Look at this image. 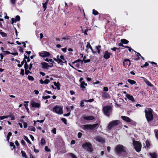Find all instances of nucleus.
I'll list each match as a JSON object with an SVG mask.
<instances>
[{
    "label": "nucleus",
    "instance_id": "obj_1",
    "mask_svg": "<svg viewBox=\"0 0 158 158\" xmlns=\"http://www.w3.org/2000/svg\"><path fill=\"white\" fill-rule=\"evenodd\" d=\"M145 117L148 122L151 121L153 119V110L150 108H147L144 111Z\"/></svg>",
    "mask_w": 158,
    "mask_h": 158
},
{
    "label": "nucleus",
    "instance_id": "obj_2",
    "mask_svg": "<svg viewBox=\"0 0 158 158\" xmlns=\"http://www.w3.org/2000/svg\"><path fill=\"white\" fill-rule=\"evenodd\" d=\"M102 110L104 114L109 117L112 111V107L110 106H106L103 108Z\"/></svg>",
    "mask_w": 158,
    "mask_h": 158
},
{
    "label": "nucleus",
    "instance_id": "obj_3",
    "mask_svg": "<svg viewBox=\"0 0 158 158\" xmlns=\"http://www.w3.org/2000/svg\"><path fill=\"white\" fill-rule=\"evenodd\" d=\"M115 152L118 154H121L122 152H125L127 148L122 145H118L115 147Z\"/></svg>",
    "mask_w": 158,
    "mask_h": 158
},
{
    "label": "nucleus",
    "instance_id": "obj_4",
    "mask_svg": "<svg viewBox=\"0 0 158 158\" xmlns=\"http://www.w3.org/2000/svg\"><path fill=\"white\" fill-rule=\"evenodd\" d=\"M99 124L97 123L93 125L87 124L84 126L83 129L84 130H93L97 126H99Z\"/></svg>",
    "mask_w": 158,
    "mask_h": 158
},
{
    "label": "nucleus",
    "instance_id": "obj_5",
    "mask_svg": "<svg viewBox=\"0 0 158 158\" xmlns=\"http://www.w3.org/2000/svg\"><path fill=\"white\" fill-rule=\"evenodd\" d=\"M82 147L89 152H92L93 151L92 148V144L89 142H86L82 145Z\"/></svg>",
    "mask_w": 158,
    "mask_h": 158
},
{
    "label": "nucleus",
    "instance_id": "obj_6",
    "mask_svg": "<svg viewBox=\"0 0 158 158\" xmlns=\"http://www.w3.org/2000/svg\"><path fill=\"white\" fill-rule=\"evenodd\" d=\"M134 148L136 152H139L141 149V145L140 143L137 141H134L133 143Z\"/></svg>",
    "mask_w": 158,
    "mask_h": 158
},
{
    "label": "nucleus",
    "instance_id": "obj_7",
    "mask_svg": "<svg viewBox=\"0 0 158 158\" xmlns=\"http://www.w3.org/2000/svg\"><path fill=\"white\" fill-rule=\"evenodd\" d=\"M120 123V121L118 120L112 121L110 122L108 128L109 129H111L113 126L118 125Z\"/></svg>",
    "mask_w": 158,
    "mask_h": 158
},
{
    "label": "nucleus",
    "instance_id": "obj_8",
    "mask_svg": "<svg viewBox=\"0 0 158 158\" xmlns=\"http://www.w3.org/2000/svg\"><path fill=\"white\" fill-rule=\"evenodd\" d=\"M53 111L56 113L61 114L62 113V109L60 107L56 106L53 108Z\"/></svg>",
    "mask_w": 158,
    "mask_h": 158
},
{
    "label": "nucleus",
    "instance_id": "obj_9",
    "mask_svg": "<svg viewBox=\"0 0 158 158\" xmlns=\"http://www.w3.org/2000/svg\"><path fill=\"white\" fill-rule=\"evenodd\" d=\"M39 55L40 56L44 59L45 57L49 56L51 54L49 52L46 51H43L39 52Z\"/></svg>",
    "mask_w": 158,
    "mask_h": 158
},
{
    "label": "nucleus",
    "instance_id": "obj_10",
    "mask_svg": "<svg viewBox=\"0 0 158 158\" xmlns=\"http://www.w3.org/2000/svg\"><path fill=\"white\" fill-rule=\"evenodd\" d=\"M31 104L32 107L39 108L40 106V102H36L32 100L31 102Z\"/></svg>",
    "mask_w": 158,
    "mask_h": 158
},
{
    "label": "nucleus",
    "instance_id": "obj_11",
    "mask_svg": "<svg viewBox=\"0 0 158 158\" xmlns=\"http://www.w3.org/2000/svg\"><path fill=\"white\" fill-rule=\"evenodd\" d=\"M102 97L104 99L109 98H110V95L109 94L105 92L101 93Z\"/></svg>",
    "mask_w": 158,
    "mask_h": 158
},
{
    "label": "nucleus",
    "instance_id": "obj_12",
    "mask_svg": "<svg viewBox=\"0 0 158 158\" xmlns=\"http://www.w3.org/2000/svg\"><path fill=\"white\" fill-rule=\"evenodd\" d=\"M126 96L129 100H130L132 102H135V100L134 97L132 95L129 94H127L126 95Z\"/></svg>",
    "mask_w": 158,
    "mask_h": 158
},
{
    "label": "nucleus",
    "instance_id": "obj_13",
    "mask_svg": "<svg viewBox=\"0 0 158 158\" xmlns=\"http://www.w3.org/2000/svg\"><path fill=\"white\" fill-rule=\"evenodd\" d=\"M41 65L42 69H48L49 67V65L48 64L45 62L41 63Z\"/></svg>",
    "mask_w": 158,
    "mask_h": 158
},
{
    "label": "nucleus",
    "instance_id": "obj_14",
    "mask_svg": "<svg viewBox=\"0 0 158 158\" xmlns=\"http://www.w3.org/2000/svg\"><path fill=\"white\" fill-rule=\"evenodd\" d=\"M121 118L126 122H131L132 120L129 117L125 116H122Z\"/></svg>",
    "mask_w": 158,
    "mask_h": 158
},
{
    "label": "nucleus",
    "instance_id": "obj_15",
    "mask_svg": "<svg viewBox=\"0 0 158 158\" xmlns=\"http://www.w3.org/2000/svg\"><path fill=\"white\" fill-rule=\"evenodd\" d=\"M96 139L97 141L99 142L104 143L105 142V140L101 137L98 136L96 137Z\"/></svg>",
    "mask_w": 158,
    "mask_h": 158
},
{
    "label": "nucleus",
    "instance_id": "obj_16",
    "mask_svg": "<svg viewBox=\"0 0 158 158\" xmlns=\"http://www.w3.org/2000/svg\"><path fill=\"white\" fill-rule=\"evenodd\" d=\"M56 62L58 64H60L61 65H63V63L67 64V61L64 60L63 61L60 58L57 59Z\"/></svg>",
    "mask_w": 158,
    "mask_h": 158
},
{
    "label": "nucleus",
    "instance_id": "obj_17",
    "mask_svg": "<svg viewBox=\"0 0 158 158\" xmlns=\"http://www.w3.org/2000/svg\"><path fill=\"white\" fill-rule=\"evenodd\" d=\"M111 54L110 52H108L107 51H106L105 52V54L104 55V57L106 59H108L110 57V55Z\"/></svg>",
    "mask_w": 158,
    "mask_h": 158
},
{
    "label": "nucleus",
    "instance_id": "obj_18",
    "mask_svg": "<svg viewBox=\"0 0 158 158\" xmlns=\"http://www.w3.org/2000/svg\"><path fill=\"white\" fill-rule=\"evenodd\" d=\"M83 117L85 120H91L94 119V117L92 116H84Z\"/></svg>",
    "mask_w": 158,
    "mask_h": 158
},
{
    "label": "nucleus",
    "instance_id": "obj_19",
    "mask_svg": "<svg viewBox=\"0 0 158 158\" xmlns=\"http://www.w3.org/2000/svg\"><path fill=\"white\" fill-rule=\"evenodd\" d=\"M123 64L124 66L125 64L126 65H128V66L130 65L131 63H130V61L128 59H125L124 61L123 62Z\"/></svg>",
    "mask_w": 158,
    "mask_h": 158
},
{
    "label": "nucleus",
    "instance_id": "obj_20",
    "mask_svg": "<svg viewBox=\"0 0 158 158\" xmlns=\"http://www.w3.org/2000/svg\"><path fill=\"white\" fill-rule=\"evenodd\" d=\"M149 154L150 156H151V158H157V154L155 153L154 152L153 153H149Z\"/></svg>",
    "mask_w": 158,
    "mask_h": 158
},
{
    "label": "nucleus",
    "instance_id": "obj_21",
    "mask_svg": "<svg viewBox=\"0 0 158 158\" xmlns=\"http://www.w3.org/2000/svg\"><path fill=\"white\" fill-rule=\"evenodd\" d=\"M87 85V84L85 83L84 82H81V87L82 88V89H85V86Z\"/></svg>",
    "mask_w": 158,
    "mask_h": 158
},
{
    "label": "nucleus",
    "instance_id": "obj_22",
    "mask_svg": "<svg viewBox=\"0 0 158 158\" xmlns=\"http://www.w3.org/2000/svg\"><path fill=\"white\" fill-rule=\"evenodd\" d=\"M54 85L56 87L58 90H59L60 89V85L59 82L56 83V82H54Z\"/></svg>",
    "mask_w": 158,
    "mask_h": 158
},
{
    "label": "nucleus",
    "instance_id": "obj_23",
    "mask_svg": "<svg viewBox=\"0 0 158 158\" xmlns=\"http://www.w3.org/2000/svg\"><path fill=\"white\" fill-rule=\"evenodd\" d=\"M49 0H47V1L45 2V3H43V8L44 9V11H45L46 10V8H47V4L48 2V1Z\"/></svg>",
    "mask_w": 158,
    "mask_h": 158
},
{
    "label": "nucleus",
    "instance_id": "obj_24",
    "mask_svg": "<svg viewBox=\"0 0 158 158\" xmlns=\"http://www.w3.org/2000/svg\"><path fill=\"white\" fill-rule=\"evenodd\" d=\"M21 153L22 155L23 158H28L25 152L23 151H21Z\"/></svg>",
    "mask_w": 158,
    "mask_h": 158
},
{
    "label": "nucleus",
    "instance_id": "obj_25",
    "mask_svg": "<svg viewBox=\"0 0 158 158\" xmlns=\"http://www.w3.org/2000/svg\"><path fill=\"white\" fill-rule=\"evenodd\" d=\"M145 82L146 83V84L152 87L153 86V85L148 80H146L145 81Z\"/></svg>",
    "mask_w": 158,
    "mask_h": 158
},
{
    "label": "nucleus",
    "instance_id": "obj_26",
    "mask_svg": "<svg viewBox=\"0 0 158 158\" xmlns=\"http://www.w3.org/2000/svg\"><path fill=\"white\" fill-rule=\"evenodd\" d=\"M28 130L31 131H35V128L34 127L29 126L28 128Z\"/></svg>",
    "mask_w": 158,
    "mask_h": 158
},
{
    "label": "nucleus",
    "instance_id": "obj_27",
    "mask_svg": "<svg viewBox=\"0 0 158 158\" xmlns=\"http://www.w3.org/2000/svg\"><path fill=\"white\" fill-rule=\"evenodd\" d=\"M127 81L129 83H130L131 85H133L135 84L136 83V82L134 80L130 79H128Z\"/></svg>",
    "mask_w": 158,
    "mask_h": 158
},
{
    "label": "nucleus",
    "instance_id": "obj_28",
    "mask_svg": "<svg viewBox=\"0 0 158 158\" xmlns=\"http://www.w3.org/2000/svg\"><path fill=\"white\" fill-rule=\"evenodd\" d=\"M121 42L122 43V44H126L128 43L129 41L125 39H123L121 40Z\"/></svg>",
    "mask_w": 158,
    "mask_h": 158
},
{
    "label": "nucleus",
    "instance_id": "obj_29",
    "mask_svg": "<svg viewBox=\"0 0 158 158\" xmlns=\"http://www.w3.org/2000/svg\"><path fill=\"white\" fill-rule=\"evenodd\" d=\"M0 34L2 37H6V36L7 34L5 32L2 31V30H0Z\"/></svg>",
    "mask_w": 158,
    "mask_h": 158
},
{
    "label": "nucleus",
    "instance_id": "obj_30",
    "mask_svg": "<svg viewBox=\"0 0 158 158\" xmlns=\"http://www.w3.org/2000/svg\"><path fill=\"white\" fill-rule=\"evenodd\" d=\"M24 139L28 143L31 144V142L30 141V140L28 139V137L25 136H24L23 137Z\"/></svg>",
    "mask_w": 158,
    "mask_h": 158
},
{
    "label": "nucleus",
    "instance_id": "obj_31",
    "mask_svg": "<svg viewBox=\"0 0 158 158\" xmlns=\"http://www.w3.org/2000/svg\"><path fill=\"white\" fill-rule=\"evenodd\" d=\"M86 47H87V48H90V49L92 51V52H94V51H93V50L92 48V47L91 46V45H90V43H89V42L88 43Z\"/></svg>",
    "mask_w": 158,
    "mask_h": 158
},
{
    "label": "nucleus",
    "instance_id": "obj_32",
    "mask_svg": "<svg viewBox=\"0 0 158 158\" xmlns=\"http://www.w3.org/2000/svg\"><path fill=\"white\" fill-rule=\"evenodd\" d=\"M10 145L11 147H12V150L13 149H15V145H14V144L13 143L10 142Z\"/></svg>",
    "mask_w": 158,
    "mask_h": 158
},
{
    "label": "nucleus",
    "instance_id": "obj_33",
    "mask_svg": "<svg viewBox=\"0 0 158 158\" xmlns=\"http://www.w3.org/2000/svg\"><path fill=\"white\" fill-rule=\"evenodd\" d=\"M44 60L45 61L48 62H52V63L54 62L53 61V60L52 59H50L49 60L48 58H46V59H44Z\"/></svg>",
    "mask_w": 158,
    "mask_h": 158
},
{
    "label": "nucleus",
    "instance_id": "obj_34",
    "mask_svg": "<svg viewBox=\"0 0 158 158\" xmlns=\"http://www.w3.org/2000/svg\"><path fill=\"white\" fill-rule=\"evenodd\" d=\"M93 14L95 15H98V12L94 9L93 10Z\"/></svg>",
    "mask_w": 158,
    "mask_h": 158
},
{
    "label": "nucleus",
    "instance_id": "obj_35",
    "mask_svg": "<svg viewBox=\"0 0 158 158\" xmlns=\"http://www.w3.org/2000/svg\"><path fill=\"white\" fill-rule=\"evenodd\" d=\"M25 70L28 69L29 68V66L27 64V62H26L24 65Z\"/></svg>",
    "mask_w": 158,
    "mask_h": 158
},
{
    "label": "nucleus",
    "instance_id": "obj_36",
    "mask_svg": "<svg viewBox=\"0 0 158 158\" xmlns=\"http://www.w3.org/2000/svg\"><path fill=\"white\" fill-rule=\"evenodd\" d=\"M9 117L8 116H0V120H2L5 118H7Z\"/></svg>",
    "mask_w": 158,
    "mask_h": 158
},
{
    "label": "nucleus",
    "instance_id": "obj_37",
    "mask_svg": "<svg viewBox=\"0 0 158 158\" xmlns=\"http://www.w3.org/2000/svg\"><path fill=\"white\" fill-rule=\"evenodd\" d=\"M146 146L147 148H149L150 146V144L149 142L147 140L145 142Z\"/></svg>",
    "mask_w": 158,
    "mask_h": 158
},
{
    "label": "nucleus",
    "instance_id": "obj_38",
    "mask_svg": "<svg viewBox=\"0 0 158 158\" xmlns=\"http://www.w3.org/2000/svg\"><path fill=\"white\" fill-rule=\"evenodd\" d=\"M101 46L98 45V46L96 47V48L97 50L98 51V53L99 54L100 52V50L101 48Z\"/></svg>",
    "mask_w": 158,
    "mask_h": 158
},
{
    "label": "nucleus",
    "instance_id": "obj_39",
    "mask_svg": "<svg viewBox=\"0 0 158 158\" xmlns=\"http://www.w3.org/2000/svg\"><path fill=\"white\" fill-rule=\"evenodd\" d=\"M40 143L42 145L44 144L45 143V140L44 139H42L41 140Z\"/></svg>",
    "mask_w": 158,
    "mask_h": 158
},
{
    "label": "nucleus",
    "instance_id": "obj_40",
    "mask_svg": "<svg viewBox=\"0 0 158 158\" xmlns=\"http://www.w3.org/2000/svg\"><path fill=\"white\" fill-rule=\"evenodd\" d=\"M27 78L29 80L33 81L34 80V78L33 77L31 76H28Z\"/></svg>",
    "mask_w": 158,
    "mask_h": 158
},
{
    "label": "nucleus",
    "instance_id": "obj_41",
    "mask_svg": "<svg viewBox=\"0 0 158 158\" xmlns=\"http://www.w3.org/2000/svg\"><path fill=\"white\" fill-rule=\"evenodd\" d=\"M51 98V97L50 96H49V95L46 96H43L42 97L43 99H48V98Z\"/></svg>",
    "mask_w": 158,
    "mask_h": 158
},
{
    "label": "nucleus",
    "instance_id": "obj_42",
    "mask_svg": "<svg viewBox=\"0 0 158 158\" xmlns=\"http://www.w3.org/2000/svg\"><path fill=\"white\" fill-rule=\"evenodd\" d=\"M94 99H93V98H92V99H90L89 100H84V101L85 102H93L94 101Z\"/></svg>",
    "mask_w": 158,
    "mask_h": 158
},
{
    "label": "nucleus",
    "instance_id": "obj_43",
    "mask_svg": "<svg viewBox=\"0 0 158 158\" xmlns=\"http://www.w3.org/2000/svg\"><path fill=\"white\" fill-rule=\"evenodd\" d=\"M20 17L19 15H17L15 18V19L16 21V22L17 21H19L20 20Z\"/></svg>",
    "mask_w": 158,
    "mask_h": 158
},
{
    "label": "nucleus",
    "instance_id": "obj_44",
    "mask_svg": "<svg viewBox=\"0 0 158 158\" xmlns=\"http://www.w3.org/2000/svg\"><path fill=\"white\" fill-rule=\"evenodd\" d=\"M10 2L11 4L15 5L16 3V0H10Z\"/></svg>",
    "mask_w": 158,
    "mask_h": 158
},
{
    "label": "nucleus",
    "instance_id": "obj_45",
    "mask_svg": "<svg viewBox=\"0 0 158 158\" xmlns=\"http://www.w3.org/2000/svg\"><path fill=\"white\" fill-rule=\"evenodd\" d=\"M10 117L11 118V120H14L15 119V116L12 114L10 115Z\"/></svg>",
    "mask_w": 158,
    "mask_h": 158
},
{
    "label": "nucleus",
    "instance_id": "obj_46",
    "mask_svg": "<svg viewBox=\"0 0 158 158\" xmlns=\"http://www.w3.org/2000/svg\"><path fill=\"white\" fill-rule=\"evenodd\" d=\"M16 21L15 19H14V18H12L11 19V23L12 24H13L14 23H16Z\"/></svg>",
    "mask_w": 158,
    "mask_h": 158
},
{
    "label": "nucleus",
    "instance_id": "obj_47",
    "mask_svg": "<svg viewBox=\"0 0 158 158\" xmlns=\"http://www.w3.org/2000/svg\"><path fill=\"white\" fill-rule=\"evenodd\" d=\"M62 121L65 124H67V120L65 118H62L61 119Z\"/></svg>",
    "mask_w": 158,
    "mask_h": 158
},
{
    "label": "nucleus",
    "instance_id": "obj_48",
    "mask_svg": "<svg viewBox=\"0 0 158 158\" xmlns=\"http://www.w3.org/2000/svg\"><path fill=\"white\" fill-rule=\"evenodd\" d=\"M85 56L83 59V60H84V63H87V62H89L90 61V60L89 59L85 60Z\"/></svg>",
    "mask_w": 158,
    "mask_h": 158
},
{
    "label": "nucleus",
    "instance_id": "obj_49",
    "mask_svg": "<svg viewBox=\"0 0 158 158\" xmlns=\"http://www.w3.org/2000/svg\"><path fill=\"white\" fill-rule=\"evenodd\" d=\"M45 150L46 151H47V152H50V149H49L48 148V146H46L45 147Z\"/></svg>",
    "mask_w": 158,
    "mask_h": 158
},
{
    "label": "nucleus",
    "instance_id": "obj_50",
    "mask_svg": "<svg viewBox=\"0 0 158 158\" xmlns=\"http://www.w3.org/2000/svg\"><path fill=\"white\" fill-rule=\"evenodd\" d=\"M103 90L106 92H107L108 91V88L107 87H105L103 88Z\"/></svg>",
    "mask_w": 158,
    "mask_h": 158
},
{
    "label": "nucleus",
    "instance_id": "obj_51",
    "mask_svg": "<svg viewBox=\"0 0 158 158\" xmlns=\"http://www.w3.org/2000/svg\"><path fill=\"white\" fill-rule=\"evenodd\" d=\"M148 65H149L148 63V62H146L145 63V64H144V65L143 66H141V67L142 68H143L144 67H146V66H148Z\"/></svg>",
    "mask_w": 158,
    "mask_h": 158
},
{
    "label": "nucleus",
    "instance_id": "obj_52",
    "mask_svg": "<svg viewBox=\"0 0 158 158\" xmlns=\"http://www.w3.org/2000/svg\"><path fill=\"white\" fill-rule=\"evenodd\" d=\"M44 84H48L49 82L50 81L48 79H46L44 81Z\"/></svg>",
    "mask_w": 158,
    "mask_h": 158
},
{
    "label": "nucleus",
    "instance_id": "obj_53",
    "mask_svg": "<svg viewBox=\"0 0 158 158\" xmlns=\"http://www.w3.org/2000/svg\"><path fill=\"white\" fill-rule=\"evenodd\" d=\"M29 73H31V72H30L29 71V70L28 69L25 70V73L26 74V75L28 74Z\"/></svg>",
    "mask_w": 158,
    "mask_h": 158
},
{
    "label": "nucleus",
    "instance_id": "obj_54",
    "mask_svg": "<svg viewBox=\"0 0 158 158\" xmlns=\"http://www.w3.org/2000/svg\"><path fill=\"white\" fill-rule=\"evenodd\" d=\"M82 61L81 60L79 59V60H77L76 61H74L72 63H73V64H75V63H77V62H78L79 61Z\"/></svg>",
    "mask_w": 158,
    "mask_h": 158
},
{
    "label": "nucleus",
    "instance_id": "obj_55",
    "mask_svg": "<svg viewBox=\"0 0 158 158\" xmlns=\"http://www.w3.org/2000/svg\"><path fill=\"white\" fill-rule=\"evenodd\" d=\"M72 158H77V157H76V156L73 153H70V154Z\"/></svg>",
    "mask_w": 158,
    "mask_h": 158
},
{
    "label": "nucleus",
    "instance_id": "obj_56",
    "mask_svg": "<svg viewBox=\"0 0 158 158\" xmlns=\"http://www.w3.org/2000/svg\"><path fill=\"white\" fill-rule=\"evenodd\" d=\"M60 58L61 59L64 61V60H65L64 59V56L63 55H61L60 56Z\"/></svg>",
    "mask_w": 158,
    "mask_h": 158
},
{
    "label": "nucleus",
    "instance_id": "obj_57",
    "mask_svg": "<svg viewBox=\"0 0 158 158\" xmlns=\"http://www.w3.org/2000/svg\"><path fill=\"white\" fill-rule=\"evenodd\" d=\"M24 106H25V107L26 108V109L27 110V111H28L29 110V109L27 107V106H28V104H24Z\"/></svg>",
    "mask_w": 158,
    "mask_h": 158
},
{
    "label": "nucleus",
    "instance_id": "obj_58",
    "mask_svg": "<svg viewBox=\"0 0 158 158\" xmlns=\"http://www.w3.org/2000/svg\"><path fill=\"white\" fill-rule=\"evenodd\" d=\"M23 125L25 128H26L27 127V124L26 122H24Z\"/></svg>",
    "mask_w": 158,
    "mask_h": 158
},
{
    "label": "nucleus",
    "instance_id": "obj_59",
    "mask_svg": "<svg viewBox=\"0 0 158 158\" xmlns=\"http://www.w3.org/2000/svg\"><path fill=\"white\" fill-rule=\"evenodd\" d=\"M20 74L23 75H24V70L23 69H21V72L20 73Z\"/></svg>",
    "mask_w": 158,
    "mask_h": 158
},
{
    "label": "nucleus",
    "instance_id": "obj_60",
    "mask_svg": "<svg viewBox=\"0 0 158 158\" xmlns=\"http://www.w3.org/2000/svg\"><path fill=\"white\" fill-rule=\"evenodd\" d=\"M52 132L54 134H56V129L55 128H54L53 130H52Z\"/></svg>",
    "mask_w": 158,
    "mask_h": 158
},
{
    "label": "nucleus",
    "instance_id": "obj_61",
    "mask_svg": "<svg viewBox=\"0 0 158 158\" xmlns=\"http://www.w3.org/2000/svg\"><path fill=\"white\" fill-rule=\"evenodd\" d=\"M82 134L81 133H80V132H79L78 133V138H80L82 135Z\"/></svg>",
    "mask_w": 158,
    "mask_h": 158
},
{
    "label": "nucleus",
    "instance_id": "obj_62",
    "mask_svg": "<svg viewBox=\"0 0 158 158\" xmlns=\"http://www.w3.org/2000/svg\"><path fill=\"white\" fill-rule=\"evenodd\" d=\"M66 109L67 112H68V113H70L71 110H70V108H69L68 106H67L66 107Z\"/></svg>",
    "mask_w": 158,
    "mask_h": 158
},
{
    "label": "nucleus",
    "instance_id": "obj_63",
    "mask_svg": "<svg viewBox=\"0 0 158 158\" xmlns=\"http://www.w3.org/2000/svg\"><path fill=\"white\" fill-rule=\"evenodd\" d=\"M80 105L82 107H83L84 106V101H82L80 103Z\"/></svg>",
    "mask_w": 158,
    "mask_h": 158
},
{
    "label": "nucleus",
    "instance_id": "obj_64",
    "mask_svg": "<svg viewBox=\"0 0 158 158\" xmlns=\"http://www.w3.org/2000/svg\"><path fill=\"white\" fill-rule=\"evenodd\" d=\"M155 135L157 139H158V130L156 132Z\"/></svg>",
    "mask_w": 158,
    "mask_h": 158
}]
</instances>
